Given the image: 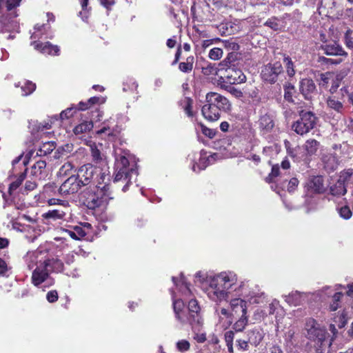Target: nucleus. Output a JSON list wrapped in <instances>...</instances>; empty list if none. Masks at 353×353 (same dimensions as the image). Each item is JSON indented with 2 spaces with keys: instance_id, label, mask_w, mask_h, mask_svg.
Instances as JSON below:
<instances>
[{
  "instance_id": "obj_1",
  "label": "nucleus",
  "mask_w": 353,
  "mask_h": 353,
  "mask_svg": "<svg viewBox=\"0 0 353 353\" xmlns=\"http://www.w3.org/2000/svg\"><path fill=\"white\" fill-rule=\"evenodd\" d=\"M194 283L201 286L208 298L219 304L228 303L234 317L248 314V305H259L266 302L267 294L258 286L247 292L248 281H239L236 273L221 272L214 275H206L198 272Z\"/></svg>"
},
{
  "instance_id": "obj_2",
  "label": "nucleus",
  "mask_w": 353,
  "mask_h": 353,
  "mask_svg": "<svg viewBox=\"0 0 353 353\" xmlns=\"http://www.w3.org/2000/svg\"><path fill=\"white\" fill-rule=\"evenodd\" d=\"M172 281L180 296L172 292V305L176 319L181 324L190 323L193 327L203 325L201 307L194 297L189 285L182 274L180 277H172Z\"/></svg>"
},
{
  "instance_id": "obj_3",
  "label": "nucleus",
  "mask_w": 353,
  "mask_h": 353,
  "mask_svg": "<svg viewBox=\"0 0 353 353\" xmlns=\"http://www.w3.org/2000/svg\"><path fill=\"white\" fill-rule=\"evenodd\" d=\"M21 0H0V32L10 33L7 37L13 39L12 34L18 32L19 23L15 19L18 16L17 8L19 6Z\"/></svg>"
},
{
  "instance_id": "obj_4",
  "label": "nucleus",
  "mask_w": 353,
  "mask_h": 353,
  "mask_svg": "<svg viewBox=\"0 0 353 353\" xmlns=\"http://www.w3.org/2000/svg\"><path fill=\"white\" fill-rule=\"evenodd\" d=\"M113 199L110 190L109 181H99L93 187H90L85 192V204L89 209L105 208L109 201Z\"/></svg>"
},
{
  "instance_id": "obj_5",
  "label": "nucleus",
  "mask_w": 353,
  "mask_h": 353,
  "mask_svg": "<svg viewBox=\"0 0 353 353\" xmlns=\"http://www.w3.org/2000/svg\"><path fill=\"white\" fill-rule=\"evenodd\" d=\"M305 330L306 337L314 343L317 353H322L327 345L332 348V342L327 338V333L314 319L307 320Z\"/></svg>"
},
{
  "instance_id": "obj_6",
  "label": "nucleus",
  "mask_w": 353,
  "mask_h": 353,
  "mask_svg": "<svg viewBox=\"0 0 353 353\" xmlns=\"http://www.w3.org/2000/svg\"><path fill=\"white\" fill-rule=\"evenodd\" d=\"M115 176L114 182H118L122 179L126 181L127 183L123 188V191L125 192L133 175L137 176V171L134 164H130L129 155L127 154H117L115 159Z\"/></svg>"
},
{
  "instance_id": "obj_7",
  "label": "nucleus",
  "mask_w": 353,
  "mask_h": 353,
  "mask_svg": "<svg viewBox=\"0 0 353 353\" xmlns=\"http://www.w3.org/2000/svg\"><path fill=\"white\" fill-rule=\"evenodd\" d=\"M77 177L79 179L81 185H88L92 181H94V185L98 183L99 181L103 183H105V181H110L108 174L91 164L81 166L78 171Z\"/></svg>"
},
{
  "instance_id": "obj_8",
  "label": "nucleus",
  "mask_w": 353,
  "mask_h": 353,
  "mask_svg": "<svg viewBox=\"0 0 353 353\" xmlns=\"http://www.w3.org/2000/svg\"><path fill=\"white\" fill-rule=\"evenodd\" d=\"M316 117L311 112H301L300 119L292 125L293 130L300 135H303L313 129L316 125Z\"/></svg>"
},
{
  "instance_id": "obj_9",
  "label": "nucleus",
  "mask_w": 353,
  "mask_h": 353,
  "mask_svg": "<svg viewBox=\"0 0 353 353\" xmlns=\"http://www.w3.org/2000/svg\"><path fill=\"white\" fill-rule=\"evenodd\" d=\"M319 142L315 139H308L303 146L304 153L299 155V152L301 150V148H299L294 152L289 149H287L288 154L296 159V161H303L307 163L310 159V157L315 154L319 148Z\"/></svg>"
},
{
  "instance_id": "obj_10",
  "label": "nucleus",
  "mask_w": 353,
  "mask_h": 353,
  "mask_svg": "<svg viewBox=\"0 0 353 353\" xmlns=\"http://www.w3.org/2000/svg\"><path fill=\"white\" fill-rule=\"evenodd\" d=\"M283 72V66L279 61L269 63L264 65L261 70V78L263 81L270 83H275L279 76Z\"/></svg>"
},
{
  "instance_id": "obj_11",
  "label": "nucleus",
  "mask_w": 353,
  "mask_h": 353,
  "mask_svg": "<svg viewBox=\"0 0 353 353\" xmlns=\"http://www.w3.org/2000/svg\"><path fill=\"white\" fill-rule=\"evenodd\" d=\"M256 123L262 135L271 132L275 126L273 115L265 110L260 111L259 119Z\"/></svg>"
},
{
  "instance_id": "obj_12",
  "label": "nucleus",
  "mask_w": 353,
  "mask_h": 353,
  "mask_svg": "<svg viewBox=\"0 0 353 353\" xmlns=\"http://www.w3.org/2000/svg\"><path fill=\"white\" fill-rule=\"evenodd\" d=\"M299 91L305 100L312 101L318 94L316 86L312 79L305 78L299 82Z\"/></svg>"
},
{
  "instance_id": "obj_13",
  "label": "nucleus",
  "mask_w": 353,
  "mask_h": 353,
  "mask_svg": "<svg viewBox=\"0 0 353 353\" xmlns=\"http://www.w3.org/2000/svg\"><path fill=\"white\" fill-rule=\"evenodd\" d=\"M50 269L46 265H39L32 272V282L35 286H38L45 281H48L50 285L53 283L52 279L49 277Z\"/></svg>"
},
{
  "instance_id": "obj_14",
  "label": "nucleus",
  "mask_w": 353,
  "mask_h": 353,
  "mask_svg": "<svg viewBox=\"0 0 353 353\" xmlns=\"http://www.w3.org/2000/svg\"><path fill=\"white\" fill-rule=\"evenodd\" d=\"M206 102L221 111H226L230 109V104L228 100L223 96L216 92H210L206 94Z\"/></svg>"
},
{
  "instance_id": "obj_15",
  "label": "nucleus",
  "mask_w": 353,
  "mask_h": 353,
  "mask_svg": "<svg viewBox=\"0 0 353 353\" xmlns=\"http://www.w3.org/2000/svg\"><path fill=\"white\" fill-rule=\"evenodd\" d=\"M280 307L279 301L274 299L268 305L263 307L256 309L253 314V318L255 321H261L268 315L274 314L276 310Z\"/></svg>"
},
{
  "instance_id": "obj_16",
  "label": "nucleus",
  "mask_w": 353,
  "mask_h": 353,
  "mask_svg": "<svg viewBox=\"0 0 353 353\" xmlns=\"http://www.w3.org/2000/svg\"><path fill=\"white\" fill-rule=\"evenodd\" d=\"M80 187L79 179L76 176L72 175L61 184L59 192L62 195L71 194L78 192Z\"/></svg>"
},
{
  "instance_id": "obj_17",
  "label": "nucleus",
  "mask_w": 353,
  "mask_h": 353,
  "mask_svg": "<svg viewBox=\"0 0 353 353\" xmlns=\"http://www.w3.org/2000/svg\"><path fill=\"white\" fill-rule=\"evenodd\" d=\"M25 261L28 268L31 270L34 266L37 268L39 265H45L46 255L44 252L39 250L28 252L25 256Z\"/></svg>"
},
{
  "instance_id": "obj_18",
  "label": "nucleus",
  "mask_w": 353,
  "mask_h": 353,
  "mask_svg": "<svg viewBox=\"0 0 353 353\" xmlns=\"http://www.w3.org/2000/svg\"><path fill=\"white\" fill-rule=\"evenodd\" d=\"M31 46H32L36 50L44 54H59V47L57 45H53L48 41L42 43L39 41H33L32 42H31Z\"/></svg>"
},
{
  "instance_id": "obj_19",
  "label": "nucleus",
  "mask_w": 353,
  "mask_h": 353,
  "mask_svg": "<svg viewBox=\"0 0 353 353\" xmlns=\"http://www.w3.org/2000/svg\"><path fill=\"white\" fill-rule=\"evenodd\" d=\"M220 304L221 303H216V306L214 307V314L220 323L222 321H225L229 325L232 323L233 319L234 317L230 311V307L229 305L228 307H220Z\"/></svg>"
},
{
  "instance_id": "obj_20",
  "label": "nucleus",
  "mask_w": 353,
  "mask_h": 353,
  "mask_svg": "<svg viewBox=\"0 0 353 353\" xmlns=\"http://www.w3.org/2000/svg\"><path fill=\"white\" fill-rule=\"evenodd\" d=\"M307 293H301L299 291H295L290 293L288 295H283V297L285 302L289 305H299L303 304L309 296Z\"/></svg>"
},
{
  "instance_id": "obj_21",
  "label": "nucleus",
  "mask_w": 353,
  "mask_h": 353,
  "mask_svg": "<svg viewBox=\"0 0 353 353\" xmlns=\"http://www.w3.org/2000/svg\"><path fill=\"white\" fill-rule=\"evenodd\" d=\"M50 26L48 24H37L34 27V31L32 33L31 39L34 41H39V39H42L43 35H46L45 38L46 39H52L53 35L51 32H50Z\"/></svg>"
},
{
  "instance_id": "obj_22",
  "label": "nucleus",
  "mask_w": 353,
  "mask_h": 353,
  "mask_svg": "<svg viewBox=\"0 0 353 353\" xmlns=\"http://www.w3.org/2000/svg\"><path fill=\"white\" fill-rule=\"evenodd\" d=\"M321 49L324 53L330 56H343L347 57V53L337 43L334 42L330 44H323L321 46Z\"/></svg>"
},
{
  "instance_id": "obj_23",
  "label": "nucleus",
  "mask_w": 353,
  "mask_h": 353,
  "mask_svg": "<svg viewBox=\"0 0 353 353\" xmlns=\"http://www.w3.org/2000/svg\"><path fill=\"white\" fill-rule=\"evenodd\" d=\"M201 112L203 116L210 121L218 120L221 115V111L208 102L203 106Z\"/></svg>"
},
{
  "instance_id": "obj_24",
  "label": "nucleus",
  "mask_w": 353,
  "mask_h": 353,
  "mask_svg": "<svg viewBox=\"0 0 353 353\" xmlns=\"http://www.w3.org/2000/svg\"><path fill=\"white\" fill-rule=\"evenodd\" d=\"M264 333L261 329L254 328L247 332V339L250 345L257 346L263 340Z\"/></svg>"
},
{
  "instance_id": "obj_25",
  "label": "nucleus",
  "mask_w": 353,
  "mask_h": 353,
  "mask_svg": "<svg viewBox=\"0 0 353 353\" xmlns=\"http://www.w3.org/2000/svg\"><path fill=\"white\" fill-rule=\"evenodd\" d=\"M307 188L313 192L321 193L324 191L323 179L321 176H313L307 182Z\"/></svg>"
},
{
  "instance_id": "obj_26",
  "label": "nucleus",
  "mask_w": 353,
  "mask_h": 353,
  "mask_svg": "<svg viewBox=\"0 0 353 353\" xmlns=\"http://www.w3.org/2000/svg\"><path fill=\"white\" fill-rule=\"evenodd\" d=\"M324 168L328 172L335 170L339 165L337 157L334 154H325L322 157Z\"/></svg>"
},
{
  "instance_id": "obj_27",
  "label": "nucleus",
  "mask_w": 353,
  "mask_h": 353,
  "mask_svg": "<svg viewBox=\"0 0 353 353\" xmlns=\"http://www.w3.org/2000/svg\"><path fill=\"white\" fill-rule=\"evenodd\" d=\"M228 73L227 78L230 84H239L245 82L246 77L241 70H236L233 68H229L226 70Z\"/></svg>"
},
{
  "instance_id": "obj_28",
  "label": "nucleus",
  "mask_w": 353,
  "mask_h": 353,
  "mask_svg": "<svg viewBox=\"0 0 353 353\" xmlns=\"http://www.w3.org/2000/svg\"><path fill=\"white\" fill-rule=\"evenodd\" d=\"M46 163L44 161H37L32 167L30 175L35 179L41 180L45 175Z\"/></svg>"
},
{
  "instance_id": "obj_29",
  "label": "nucleus",
  "mask_w": 353,
  "mask_h": 353,
  "mask_svg": "<svg viewBox=\"0 0 353 353\" xmlns=\"http://www.w3.org/2000/svg\"><path fill=\"white\" fill-rule=\"evenodd\" d=\"M326 104L328 108L334 110L337 113L342 114L344 110L342 102L336 99L334 97H328L326 99Z\"/></svg>"
},
{
  "instance_id": "obj_30",
  "label": "nucleus",
  "mask_w": 353,
  "mask_h": 353,
  "mask_svg": "<svg viewBox=\"0 0 353 353\" xmlns=\"http://www.w3.org/2000/svg\"><path fill=\"white\" fill-rule=\"evenodd\" d=\"M45 265L46 266L50 269V272H60L63 271V263L62 261L57 259H46Z\"/></svg>"
},
{
  "instance_id": "obj_31",
  "label": "nucleus",
  "mask_w": 353,
  "mask_h": 353,
  "mask_svg": "<svg viewBox=\"0 0 353 353\" xmlns=\"http://www.w3.org/2000/svg\"><path fill=\"white\" fill-rule=\"evenodd\" d=\"M30 154V153H28L24 157L23 154H21L20 155H19L17 157L12 160V165L14 172L17 171V167L21 168V166L23 168H25L26 166V165L29 162Z\"/></svg>"
},
{
  "instance_id": "obj_32",
  "label": "nucleus",
  "mask_w": 353,
  "mask_h": 353,
  "mask_svg": "<svg viewBox=\"0 0 353 353\" xmlns=\"http://www.w3.org/2000/svg\"><path fill=\"white\" fill-rule=\"evenodd\" d=\"M338 180L347 188L353 185V170L348 169L341 172Z\"/></svg>"
},
{
  "instance_id": "obj_33",
  "label": "nucleus",
  "mask_w": 353,
  "mask_h": 353,
  "mask_svg": "<svg viewBox=\"0 0 353 353\" xmlns=\"http://www.w3.org/2000/svg\"><path fill=\"white\" fill-rule=\"evenodd\" d=\"M65 215V212L59 209L49 210L48 212L43 214V217L46 219H51L56 221L62 219Z\"/></svg>"
},
{
  "instance_id": "obj_34",
  "label": "nucleus",
  "mask_w": 353,
  "mask_h": 353,
  "mask_svg": "<svg viewBox=\"0 0 353 353\" xmlns=\"http://www.w3.org/2000/svg\"><path fill=\"white\" fill-rule=\"evenodd\" d=\"M207 158V152L204 150L201 151L199 162L198 163L194 164L192 166V170L194 172H199L200 170H204L208 165V161H206Z\"/></svg>"
},
{
  "instance_id": "obj_35",
  "label": "nucleus",
  "mask_w": 353,
  "mask_h": 353,
  "mask_svg": "<svg viewBox=\"0 0 353 353\" xmlns=\"http://www.w3.org/2000/svg\"><path fill=\"white\" fill-rule=\"evenodd\" d=\"M330 192L334 196H342L347 192V187L338 180L334 185L331 186Z\"/></svg>"
},
{
  "instance_id": "obj_36",
  "label": "nucleus",
  "mask_w": 353,
  "mask_h": 353,
  "mask_svg": "<svg viewBox=\"0 0 353 353\" xmlns=\"http://www.w3.org/2000/svg\"><path fill=\"white\" fill-rule=\"evenodd\" d=\"M55 148L54 143L52 141H48L44 143L39 148L38 151L37 152V156H46L50 153H51Z\"/></svg>"
},
{
  "instance_id": "obj_37",
  "label": "nucleus",
  "mask_w": 353,
  "mask_h": 353,
  "mask_svg": "<svg viewBox=\"0 0 353 353\" xmlns=\"http://www.w3.org/2000/svg\"><path fill=\"white\" fill-rule=\"evenodd\" d=\"M238 320L234 323L233 328L236 332H241L248 323V314L238 316Z\"/></svg>"
},
{
  "instance_id": "obj_38",
  "label": "nucleus",
  "mask_w": 353,
  "mask_h": 353,
  "mask_svg": "<svg viewBox=\"0 0 353 353\" xmlns=\"http://www.w3.org/2000/svg\"><path fill=\"white\" fill-rule=\"evenodd\" d=\"M93 128V124L91 121H84L77 125L74 128V133L75 134H80L84 132H89Z\"/></svg>"
},
{
  "instance_id": "obj_39",
  "label": "nucleus",
  "mask_w": 353,
  "mask_h": 353,
  "mask_svg": "<svg viewBox=\"0 0 353 353\" xmlns=\"http://www.w3.org/2000/svg\"><path fill=\"white\" fill-rule=\"evenodd\" d=\"M26 170L27 169L25 168L24 169V171L23 172H21L19 176L17 178V179L14 181H12L10 184V186H9V188H8V192H9V194H12V192L17 190L20 185L22 183V182L24 181L25 179V177H26Z\"/></svg>"
},
{
  "instance_id": "obj_40",
  "label": "nucleus",
  "mask_w": 353,
  "mask_h": 353,
  "mask_svg": "<svg viewBox=\"0 0 353 353\" xmlns=\"http://www.w3.org/2000/svg\"><path fill=\"white\" fill-rule=\"evenodd\" d=\"M194 59V57H188L185 62H181L179 63V70L183 72H190L193 69Z\"/></svg>"
},
{
  "instance_id": "obj_41",
  "label": "nucleus",
  "mask_w": 353,
  "mask_h": 353,
  "mask_svg": "<svg viewBox=\"0 0 353 353\" xmlns=\"http://www.w3.org/2000/svg\"><path fill=\"white\" fill-rule=\"evenodd\" d=\"M335 5V0H321L319 9L327 10V13L331 14L333 12Z\"/></svg>"
},
{
  "instance_id": "obj_42",
  "label": "nucleus",
  "mask_w": 353,
  "mask_h": 353,
  "mask_svg": "<svg viewBox=\"0 0 353 353\" xmlns=\"http://www.w3.org/2000/svg\"><path fill=\"white\" fill-rule=\"evenodd\" d=\"M283 63L285 64L288 75L290 77H293L295 74V70L294 63L291 58L288 56L284 57Z\"/></svg>"
},
{
  "instance_id": "obj_43",
  "label": "nucleus",
  "mask_w": 353,
  "mask_h": 353,
  "mask_svg": "<svg viewBox=\"0 0 353 353\" xmlns=\"http://www.w3.org/2000/svg\"><path fill=\"white\" fill-rule=\"evenodd\" d=\"M91 150V154L93 161L97 163H104L103 157L101 153L100 152L99 150L97 148L95 145H92L90 146Z\"/></svg>"
},
{
  "instance_id": "obj_44",
  "label": "nucleus",
  "mask_w": 353,
  "mask_h": 353,
  "mask_svg": "<svg viewBox=\"0 0 353 353\" xmlns=\"http://www.w3.org/2000/svg\"><path fill=\"white\" fill-rule=\"evenodd\" d=\"M280 175V169L279 167L276 165L272 166V171L270 174L266 177L265 181L268 183H276L279 181L278 179H276Z\"/></svg>"
},
{
  "instance_id": "obj_45",
  "label": "nucleus",
  "mask_w": 353,
  "mask_h": 353,
  "mask_svg": "<svg viewBox=\"0 0 353 353\" xmlns=\"http://www.w3.org/2000/svg\"><path fill=\"white\" fill-rule=\"evenodd\" d=\"M202 73L204 75H214L217 74L218 68L214 63H208L202 67Z\"/></svg>"
},
{
  "instance_id": "obj_46",
  "label": "nucleus",
  "mask_w": 353,
  "mask_h": 353,
  "mask_svg": "<svg viewBox=\"0 0 353 353\" xmlns=\"http://www.w3.org/2000/svg\"><path fill=\"white\" fill-rule=\"evenodd\" d=\"M294 87L290 83L285 84L284 85V99L289 101L293 102V93Z\"/></svg>"
},
{
  "instance_id": "obj_47",
  "label": "nucleus",
  "mask_w": 353,
  "mask_h": 353,
  "mask_svg": "<svg viewBox=\"0 0 353 353\" xmlns=\"http://www.w3.org/2000/svg\"><path fill=\"white\" fill-rule=\"evenodd\" d=\"M332 77V74L330 72L320 74L319 78L317 79L319 81V86L326 88Z\"/></svg>"
},
{
  "instance_id": "obj_48",
  "label": "nucleus",
  "mask_w": 353,
  "mask_h": 353,
  "mask_svg": "<svg viewBox=\"0 0 353 353\" xmlns=\"http://www.w3.org/2000/svg\"><path fill=\"white\" fill-rule=\"evenodd\" d=\"M36 88V85L31 81L25 82L24 85L21 86L22 95L28 96L32 93Z\"/></svg>"
},
{
  "instance_id": "obj_49",
  "label": "nucleus",
  "mask_w": 353,
  "mask_h": 353,
  "mask_svg": "<svg viewBox=\"0 0 353 353\" xmlns=\"http://www.w3.org/2000/svg\"><path fill=\"white\" fill-rule=\"evenodd\" d=\"M176 348L180 352H187L190 348V343L185 339H181L176 343Z\"/></svg>"
},
{
  "instance_id": "obj_50",
  "label": "nucleus",
  "mask_w": 353,
  "mask_h": 353,
  "mask_svg": "<svg viewBox=\"0 0 353 353\" xmlns=\"http://www.w3.org/2000/svg\"><path fill=\"white\" fill-rule=\"evenodd\" d=\"M223 50L220 48H214L209 52L208 57L212 60H219L223 56Z\"/></svg>"
},
{
  "instance_id": "obj_51",
  "label": "nucleus",
  "mask_w": 353,
  "mask_h": 353,
  "mask_svg": "<svg viewBox=\"0 0 353 353\" xmlns=\"http://www.w3.org/2000/svg\"><path fill=\"white\" fill-rule=\"evenodd\" d=\"M347 321L346 314L342 313L341 314L336 316L334 318V322L339 327L342 328L345 327Z\"/></svg>"
},
{
  "instance_id": "obj_52",
  "label": "nucleus",
  "mask_w": 353,
  "mask_h": 353,
  "mask_svg": "<svg viewBox=\"0 0 353 353\" xmlns=\"http://www.w3.org/2000/svg\"><path fill=\"white\" fill-rule=\"evenodd\" d=\"M265 25L270 27L273 30H279L281 29V26L280 24V21L276 18H271L269 19L265 23Z\"/></svg>"
},
{
  "instance_id": "obj_53",
  "label": "nucleus",
  "mask_w": 353,
  "mask_h": 353,
  "mask_svg": "<svg viewBox=\"0 0 353 353\" xmlns=\"http://www.w3.org/2000/svg\"><path fill=\"white\" fill-rule=\"evenodd\" d=\"M236 346L239 350L246 351L249 349V341L248 339H239L236 341Z\"/></svg>"
},
{
  "instance_id": "obj_54",
  "label": "nucleus",
  "mask_w": 353,
  "mask_h": 353,
  "mask_svg": "<svg viewBox=\"0 0 353 353\" xmlns=\"http://www.w3.org/2000/svg\"><path fill=\"white\" fill-rule=\"evenodd\" d=\"M339 213L341 218L346 219V220L350 219L352 216V211L347 206L341 208L339 209Z\"/></svg>"
},
{
  "instance_id": "obj_55",
  "label": "nucleus",
  "mask_w": 353,
  "mask_h": 353,
  "mask_svg": "<svg viewBox=\"0 0 353 353\" xmlns=\"http://www.w3.org/2000/svg\"><path fill=\"white\" fill-rule=\"evenodd\" d=\"M185 107L184 110L188 117H192V100L190 98H185L184 100Z\"/></svg>"
},
{
  "instance_id": "obj_56",
  "label": "nucleus",
  "mask_w": 353,
  "mask_h": 353,
  "mask_svg": "<svg viewBox=\"0 0 353 353\" xmlns=\"http://www.w3.org/2000/svg\"><path fill=\"white\" fill-rule=\"evenodd\" d=\"M343 294L341 292H336L333 295V303L330 305V310L332 311H335L339 307L338 302L340 301Z\"/></svg>"
},
{
  "instance_id": "obj_57",
  "label": "nucleus",
  "mask_w": 353,
  "mask_h": 353,
  "mask_svg": "<svg viewBox=\"0 0 353 353\" xmlns=\"http://www.w3.org/2000/svg\"><path fill=\"white\" fill-rule=\"evenodd\" d=\"M38 179H35L34 177L31 179V180H28L26 181V183H25V190L28 192V191H32L33 190H34L37 186V181Z\"/></svg>"
},
{
  "instance_id": "obj_58",
  "label": "nucleus",
  "mask_w": 353,
  "mask_h": 353,
  "mask_svg": "<svg viewBox=\"0 0 353 353\" xmlns=\"http://www.w3.org/2000/svg\"><path fill=\"white\" fill-rule=\"evenodd\" d=\"M352 31L348 30L345 34V43L348 48H353V38L351 37Z\"/></svg>"
},
{
  "instance_id": "obj_59",
  "label": "nucleus",
  "mask_w": 353,
  "mask_h": 353,
  "mask_svg": "<svg viewBox=\"0 0 353 353\" xmlns=\"http://www.w3.org/2000/svg\"><path fill=\"white\" fill-rule=\"evenodd\" d=\"M46 299L50 303H54L58 299V293L56 290H51L47 293Z\"/></svg>"
},
{
  "instance_id": "obj_60",
  "label": "nucleus",
  "mask_w": 353,
  "mask_h": 353,
  "mask_svg": "<svg viewBox=\"0 0 353 353\" xmlns=\"http://www.w3.org/2000/svg\"><path fill=\"white\" fill-rule=\"evenodd\" d=\"M299 185V181L296 178H292L288 182V191L293 192Z\"/></svg>"
},
{
  "instance_id": "obj_61",
  "label": "nucleus",
  "mask_w": 353,
  "mask_h": 353,
  "mask_svg": "<svg viewBox=\"0 0 353 353\" xmlns=\"http://www.w3.org/2000/svg\"><path fill=\"white\" fill-rule=\"evenodd\" d=\"M72 165L70 163L63 164L59 169V174L60 175H66L68 171L72 170Z\"/></svg>"
},
{
  "instance_id": "obj_62",
  "label": "nucleus",
  "mask_w": 353,
  "mask_h": 353,
  "mask_svg": "<svg viewBox=\"0 0 353 353\" xmlns=\"http://www.w3.org/2000/svg\"><path fill=\"white\" fill-rule=\"evenodd\" d=\"M74 108L71 107L69 108H67L66 110L62 111L60 114V117L61 119H68L70 117L72 116L74 113Z\"/></svg>"
},
{
  "instance_id": "obj_63",
  "label": "nucleus",
  "mask_w": 353,
  "mask_h": 353,
  "mask_svg": "<svg viewBox=\"0 0 353 353\" xmlns=\"http://www.w3.org/2000/svg\"><path fill=\"white\" fill-rule=\"evenodd\" d=\"M104 102L105 99L102 97H93L88 100V103L90 104V106L94 104H101L103 103Z\"/></svg>"
},
{
  "instance_id": "obj_64",
  "label": "nucleus",
  "mask_w": 353,
  "mask_h": 353,
  "mask_svg": "<svg viewBox=\"0 0 353 353\" xmlns=\"http://www.w3.org/2000/svg\"><path fill=\"white\" fill-rule=\"evenodd\" d=\"M201 131L203 134L211 139L213 138L216 134V132L213 130L210 129L203 125H201Z\"/></svg>"
}]
</instances>
